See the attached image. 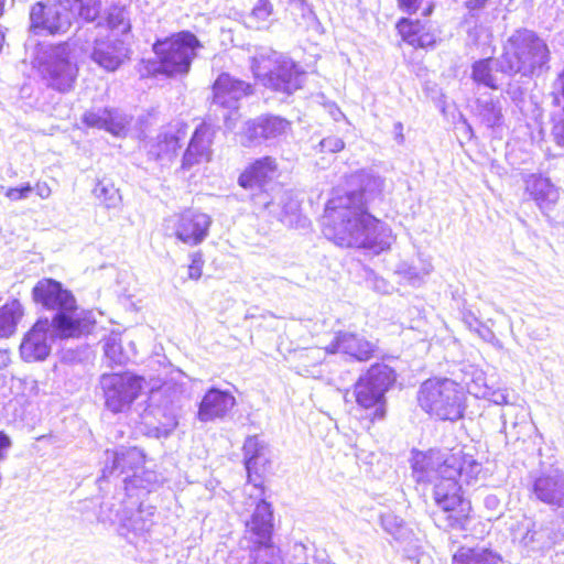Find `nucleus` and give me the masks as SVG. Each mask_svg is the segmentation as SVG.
<instances>
[{
  "label": "nucleus",
  "instance_id": "1",
  "mask_svg": "<svg viewBox=\"0 0 564 564\" xmlns=\"http://www.w3.org/2000/svg\"><path fill=\"white\" fill-rule=\"evenodd\" d=\"M411 464L417 482L434 484L433 496L438 507L433 513L434 523L445 531H466L470 503L460 495L457 478L469 484L480 473V464L469 455H444L438 451L414 452Z\"/></svg>",
  "mask_w": 564,
  "mask_h": 564
},
{
  "label": "nucleus",
  "instance_id": "2",
  "mask_svg": "<svg viewBox=\"0 0 564 564\" xmlns=\"http://www.w3.org/2000/svg\"><path fill=\"white\" fill-rule=\"evenodd\" d=\"M382 181L368 177L360 192L332 198L323 217V234L340 247L367 249L373 254L388 250L394 237L391 229L368 213V203L381 193Z\"/></svg>",
  "mask_w": 564,
  "mask_h": 564
},
{
  "label": "nucleus",
  "instance_id": "3",
  "mask_svg": "<svg viewBox=\"0 0 564 564\" xmlns=\"http://www.w3.org/2000/svg\"><path fill=\"white\" fill-rule=\"evenodd\" d=\"M278 176V163L272 156H262L250 163L238 177V184L250 191H257L251 199L254 206L289 227L305 226L307 219L300 216V204L292 192L275 184L268 186Z\"/></svg>",
  "mask_w": 564,
  "mask_h": 564
},
{
  "label": "nucleus",
  "instance_id": "4",
  "mask_svg": "<svg viewBox=\"0 0 564 564\" xmlns=\"http://www.w3.org/2000/svg\"><path fill=\"white\" fill-rule=\"evenodd\" d=\"M551 52L546 42L528 29L516 30L496 58V70L509 76L532 78L549 70Z\"/></svg>",
  "mask_w": 564,
  "mask_h": 564
},
{
  "label": "nucleus",
  "instance_id": "5",
  "mask_svg": "<svg viewBox=\"0 0 564 564\" xmlns=\"http://www.w3.org/2000/svg\"><path fill=\"white\" fill-rule=\"evenodd\" d=\"M32 297L36 304L55 312L50 323L56 337L78 338L90 332V322L80 317L75 296L61 282L40 280L32 290Z\"/></svg>",
  "mask_w": 564,
  "mask_h": 564
},
{
  "label": "nucleus",
  "instance_id": "6",
  "mask_svg": "<svg viewBox=\"0 0 564 564\" xmlns=\"http://www.w3.org/2000/svg\"><path fill=\"white\" fill-rule=\"evenodd\" d=\"M420 408L441 421L455 422L464 416L466 393L464 386L448 378H431L417 390Z\"/></svg>",
  "mask_w": 564,
  "mask_h": 564
},
{
  "label": "nucleus",
  "instance_id": "7",
  "mask_svg": "<svg viewBox=\"0 0 564 564\" xmlns=\"http://www.w3.org/2000/svg\"><path fill=\"white\" fill-rule=\"evenodd\" d=\"M252 72L267 87L284 94H292L302 86L303 73L296 64L269 47H261L252 57Z\"/></svg>",
  "mask_w": 564,
  "mask_h": 564
},
{
  "label": "nucleus",
  "instance_id": "8",
  "mask_svg": "<svg viewBox=\"0 0 564 564\" xmlns=\"http://www.w3.org/2000/svg\"><path fill=\"white\" fill-rule=\"evenodd\" d=\"M395 381L394 371L387 365H372L359 377L354 386L357 404L365 410H373L371 421L386 415V393Z\"/></svg>",
  "mask_w": 564,
  "mask_h": 564
},
{
  "label": "nucleus",
  "instance_id": "9",
  "mask_svg": "<svg viewBox=\"0 0 564 564\" xmlns=\"http://www.w3.org/2000/svg\"><path fill=\"white\" fill-rule=\"evenodd\" d=\"M199 46L197 37L188 31H182L169 39L158 41L153 46L159 57L156 70L170 76L186 74Z\"/></svg>",
  "mask_w": 564,
  "mask_h": 564
},
{
  "label": "nucleus",
  "instance_id": "10",
  "mask_svg": "<svg viewBox=\"0 0 564 564\" xmlns=\"http://www.w3.org/2000/svg\"><path fill=\"white\" fill-rule=\"evenodd\" d=\"M272 521L271 505L260 499L256 503L251 519L246 522L247 531L254 536V543L258 544L252 551V564H284L279 549L270 543Z\"/></svg>",
  "mask_w": 564,
  "mask_h": 564
},
{
  "label": "nucleus",
  "instance_id": "11",
  "mask_svg": "<svg viewBox=\"0 0 564 564\" xmlns=\"http://www.w3.org/2000/svg\"><path fill=\"white\" fill-rule=\"evenodd\" d=\"M80 7V0L37 2L30 12L31 26L37 34L66 32Z\"/></svg>",
  "mask_w": 564,
  "mask_h": 564
},
{
  "label": "nucleus",
  "instance_id": "12",
  "mask_svg": "<svg viewBox=\"0 0 564 564\" xmlns=\"http://www.w3.org/2000/svg\"><path fill=\"white\" fill-rule=\"evenodd\" d=\"M143 379L129 372L104 373L99 384L104 393L106 408L120 413L138 398Z\"/></svg>",
  "mask_w": 564,
  "mask_h": 564
},
{
  "label": "nucleus",
  "instance_id": "13",
  "mask_svg": "<svg viewBox=\"0 0 564 564\" xmlns=\"http://www.w3.org/2000/svg\"><path fill=\"white\" fill-rule=\"evenodd\" d=\"M291 122L280 116L262 115L245 123L241 144L246 148L274 144L288 134Z\"/></svg>",
  "mask_w": 564,
  "mask_h": 564
},
{
  "label": "nucleus",
  "instance_id": "14",
  "mask_svg": "<svg viewBox=\"0 0 564 564\" xmlns=\"http://www.w3.org/2000/svg\"><path fill=\"white\" fill-rule=\"evenodd\" d=\"M251 94L252 87L250 84L227 73L218 76L213 86V105L227 110L223 118L228 128H232L235 124L236 118H232V115L238 112L241 99Z\"/></svg>",
  "mask_w": 564,
  "mask_h": 564
},
{
  "label": "nucleus",
  "instance_id": "15",
  "mask_svg": "<svg viewBox=\"0 0 564 564\" xmlns=\"http://www.w3.org/2000/svg\"><path fill=\"white\" fill-rule=\"evenodd\" d=\"M40 72L46 84L61 93L70 90L77 76V67L69 61L65 46L52 48Z\"/></svg>",
  "mask_w": 564,
  "mask_h": 564
},
{
  "label": "nucleus",
  "instance_id": "16",
  "mask_svg": "<svg viewBox=\"0 0 564 564\" xmlns=\"http://www.w3.org/2000/svg\"><path fill=\"white\" fill-rule=\"evenodd\" d=\"M530 491L532 497L553 508L564 509V475L555 469L533 477Z\"/></svg>",
  "mask_w": 564,
  "mask_h": 564
},
{
  "label": "nucleus",
  "instance_id": "17",
  "mask_svg": "<svg viewBox=\"0 0 564 564\" xmlns=\"http://www.w3.org/2000/svg\"><path fill=\"white\" fill-rule=\"evenodd\" d=\"M377 345L368 340L364 335L352 332H338L329 345L325 347V354H343L357 361H367L372 358Z\"/></svg>",
  "mask_w": 564,
  "mask_h": 564
},
{
  "label": "nucleus",
  "instance_id": "18",
  "mask_svg": "<svg viewBox=\"0 0 564 564\" xmlns=\"http://www.w3.org/2000/svg\"><path fill=\"white\" fill-rule=\"evenodd\" d=\"M52 324L48 318L39 319L33 327L25 334L21 345L20 355L24 361H42L51 352L50 334Z\"/></svg>",
  "mask_w": 564,
  "mask_h": 564
},
{
  "label": "nucleus",
  "instance_id": "19",
  "mask_svg": "<svg viewBox=\"0 0 564 564\" xmlns=\"http://www.w3.org/2000/svg\"><path fill=\"white\" fill-rule=\"evenodd\" d=\"M210 225V216L197 210L187 209L177 218L175 236L183 243L197 246L207 237Z\"/></svg>",
  "mask_w": 564,
  "mask_h": 564
},
{
  "label": "nucleus",
  "instance_id": "20",
  "mask_svg": "<svg viewBox=\"0 0 564 564\" xmlns=\"http://www.w3.org/2000/svg\"><path fill=\"white\" fill-rule=\"evenodd\" d=\"M185 137V127L178 123L169 126L155 139L147 143L149 158L164 165L165 162H170L175 156Z\"/></svg>",
  "mask_w": 564,
  "mask_h": 564
},
{
  "label": "nucleus",
  "instance_id": "21",
  "mask_svg": "<svg viewBox=\"0 0 564 564\" xmlns=\"http://www.w3.org/2000/svg\"><path fill=\"white\" fill-rule=\"evenodd\" d=\"M236 405V398L228 390L208 389L198 404L197 420L203 423L224 419Z\"/></svg>",
  "mask_w": 564,
  "mask_h": 564
},
{
  "label": "nucleus",
  "instance_id": "22",
  "mask_svg": "<svg viewBox=\"0 0 564 564\" xmlns=\"http://www.w3.org/2000/svg\"><path fill=\"white\" fill-rule=\"evenodd\" d=\"M215 131L206 122L198 124L189 140L188 147L182 159V170L188 171L193 166L210 160Z\"/></svg>",
  "mask_w": 564,
  "mask_h": 564
},
{
  "label": "nucleus",
  "instance_id": "23",
  "mask_svg": "<svg viewBox=\"0 0 564 564\" xmlns=\"http://www.w3.org/2000/svg\"><path fill=\"white\" fill-rule=\"evenodd\" d=\"M105 467L102 468V479L111 476H119L129 471H135L144 463V455L137 447H120L113 451L107 449Z\"/></svg>",
  "mask_w": 564,
  "mask_h": 564
},
{
  "label": "nucleus",
  "instance_id": "24",
  "mask_svg": "<svg viewBox=\"0 0 564 564\" xmlns=\"http://www.w3.org/2000/svg\"><path fill=\"white\" fill-rule=\"evenodd\" d=\"M561 531L552 520L530 521L520 542L532 551L549 550L562 539Z\"/></svg>",
  "mask_w": 564,
  "mask_h": 564
},
{
  "label": "nucleus",
  "instance_id": "25",
  "mask_svg": "<svg viewBox=\"0 0 564 564\" xmlns=\"http://www.w3.org/2000/svg\"><path fill=\"white\" fill-rule=\"evenodd\" d=\"M83 122L90 128L102 129L113 135L124 133L130 119L116 109H91L83 115Z\"/></svg>",
  "mask_w": 564,
  "mask_h": 564
},
{
  "label": "nucleus",
  "instance_id": "26",
  "mask_svg": "<svg viewBox=\"0 0 564 564\" xmlns=\"http://www.w3.org/2000/svg\"><path fill=\"white\" fill-rule=\"evenodd\" d=\"M90 56L101 68L113 72L127 57V48L120 40H96Z\"/></svg>",
  "mask_w": 564,
  "mask_h": 564
},
{
  "label": "nucleus",
  "instance_id": "27",
  "mask_svg": "<svg viewBox=\"0 0 564 564\" xmlns=\"http://www.w3.org/2000/svg\"><path fill=\"white\" fill-rule=\"evenodd\" d=\"M155 509L151 506L140 505L139 508L130 514L123 511L120 518V534L129 538V534L140 536L149 532L154 524Z\"/></svg>",
  "mask_w": 564,
  "mask_h": 564
},
{
  "label": "nucleus",
  "instance_id": "28",
  "mask_svg": "<svg viewBox=\"0 0 564 564\" xmlns=\"http://www.w3.org/2000/svg\"><path fill=\"white\" fill-rule=\"evenodd\" d=\"M245 466L249 478L264 471L269 463L267 444L259 436H249L243 444Z\"/></svg>",
  "mask_w": 564,
  "mask_h": 564
},
{
  "label": "nucleus",
  "instance_id": "29",
  "mask_svg": "<svg viewBox=\"0 0 564 564\" xmlns=\"http://www.w3.org/2000/svg\"><path fill=\"white\" fill-rule=\"evenodd\" d=\"M525 189L536 202L540 208L549 207L558 198V193L555 186L549 178L541 175L531 174L528 176L525 180Z\"/></svg>",
  "mask_w": 564,
  "mask_h": 564
},
{
  "label": "nucleus",
  "instance_id": "30",
  "mask_svg": "<svg viewBox=\"0 0 564 564\" xmlns=\"http://www.w3.org/2000/svg\"><path fill=\"white\" fill-rule=\"evenodd\" d=\"M527 416V410L522 405L508 404L500 414L502 421L500 432L505 433L507 437L510 435L512 438L519 440L521 437L520 430L528 425Z\"/></svg>",
  "mask_w": 564,
  "mask_h": 564
},
{
  "label": "nucleus",
  "instance_id": "31",
  "mask_svg": "<svg viewBox=\"0 0 564 564\" xmlns=\"http://www.w3.org/2000/svg\"><path fill=\"white\" fill-rule=\"evenodd\" d=\"M502 557L497 552L484 547H460L453 556V564H499Z\"/></svg>",
  "mask_w": 564,
  "mask_h": 564
},
{
  "label": "nucleus",
  "instance_id": "32",
  "mask_svg": "<svg viewBox=\"0 0 564 564\" xmlns=\"http://www.w3.org/2000/svg\"><path fill=\"white\" fill-rule=\"evenodd\" d=\"M23 316L22 304L12 300L0 307V338L10 337Z\"/></svg>",
  "mask_w": 564,
  "mask_h": 564
},
{
  "label": "nucleus",
  "instance_id": "33",
  "mask_svg": "<svg viewBox=\"0 0 564 564\" xmlns=\"http://www.w3.org/2000/svg\"><path fill=\"white\" fill-rule=\"evenodd\" d=\"M494 65L496 66V59L492 57L481 58L473 63L471 65V79L477 85H482L490 89H498L499 85L497 77L494 74Z\"/></svg>",
  "mask_w": 564,
  "mask_h": 564
},
{
  "label": "nucleus",
  "instance_id": "34",
  "mask_svg": "<svg viewBox=\"0 0 564 564\" xmlns=\"http://www.w3.org/2000/svg\"><path fill=\"white\" fill-rule=\"evenodd\" d=\"M477 116L481 122L488 128H495L502 124L503 116L500 102L492 99H477L476 101Z\"/></svg>",
  "mask_w": 564,
  "mask_h": 564
},
{
  "label": "nucleus",
  "instance_id": "35",
  "mask_svg": "<svg viewBox=\"0 0 564 564\" xmlns=\"http://www.w3.org/2000/svg\"><path fill=\"white\" fill-rule=\"evenodd\" d=\"M433 271L431 263H424L421 268H417L408 262H401L398 264L395 273L413 286L421 285L424 279Z\"/></svg>",
  "mask_w": 564,
  "mask_h": 564
},
{
  "label": "nucleus",
  "instance_id": "36",
  "mask_svg": "<svg viewBox=\"0 0 564 564\" xmlns=\"http://www.w3.org/2000/svg\"><path fill=\"white\" fill-rule=\"evenodd\" d=\"M273 12V4L270 0H258L248 17L249 25L258 30L268 29Z\"/></svg>",
  "mask_w": 564,
  "mask_h": 564
},
{
  "label": "nucleus",
  "instance_id": "37",
  "mask_svg": "<svg viewBox=\"0 0 564 564\" xmlns=\"http://www.w3.org/2000/svg\"><path fill=\"white\" fill-rule=\"evenodd\" d=\"M105 356L115 365H124L130 359V354L123 349L121 335L111 333L104 343Z\"/></svg>",
  "mask_w": 564,
  "mask_h": 564
},
{
  "label": "nucleus",
  "instance_id": "38",
  "mask_svg": "<svg viewBox=\"0 0 564 564\" xmlns=\"http://www.w3.org/2000/svg\"><path fill=\"white\" fill-rule=\"evenodd\" d=\"M290 10L299 26L312 28L319 25L312 7L305 0H292Z\"/></svg>",
  "mask_w": 564,
  "mask_h": 564
},
{
  "label": "nucleus",
  "instance_id": "39",
  "mask_svg": "<svg viewBox=\"0 0 564 564\" xmlns=\"http://www.w3.org/2000/svg\"><path fill=\"white\" fill-rule=\"evenodd\" d=\"M93 193L95 197L107 208L117 207L121 200L119 191L115 187V185L111 182L99 181L95 185Z\"/></svg>",
  "mask_w": 564,
  "mask_h": 564
},
{
  "label": "nucleus",
  "instance_id": "40",
  "mask_svg": "<svg viewBox=\"0 0 564 564\" xmlns=\"http://www.w3.org/2000/svg\"><path fill=\"white\" fill-rule=\"evenodd\" d=\"M464 389L478 399L489 395V387L487 386L485 373L478 369L471 371V379L465 382Z\"/></svg>",
  "mask_w": 564,
  "mask_h": 564
},
{
  "label": "nucleus",
  "instance_id": "41",
  "mask_svg": "<svg viewBox=\"0 0 564 564\" xmlns=\"http://www.w3.org/2000/svg\"><path fill=\"white\" fill-rule=\"evenodd\" d=\"M381 524L383 530L391 534L395 540L405 538L408 529L401 518L393 513H384L381 516Z\"/></svg>",
  "mask_w": 564,
  "mask_h": 564
},
{
  "label": "nucleus",
  "instance_id": "42",
  "mask_svg": "<svg viewBox=\"0 0 564 564\" xmlns=\"http://www.w3.org/2000/svg\"><path fill=\"white\" fill-rule=\"evenodd\" d=\"M107 23L111 30H118L126 33L130 30L127 12L121 7H111L107 13Z\"/></svg>",
  "mask_w": 564,
  "mask_h": 564
},
{
  "label": "nucleus",
  "instance_id": "43",
  "mask_svg": "<svg viewBox=\"0 0 564 564\" xmlns=\"http://www.w3.org/2000/svg\"><path fill=\"white\" fill-rule=\"evenodd\" d=\"M123 517V511L121 512L120 506L111 502L104 501L100 505L98 520L102 523H115L116 521L120 522V518Z\"/></svg>",
  "mask_w": 564,
  "mask_h": 564
},
{
  "label": "nucleus",
  "instance_id": "44",
  "mask_svg": "<svg viewBox=\"0 0 564 564\" xmlns=\"http://www.w3.org/2000/svg\"><path fill=\"white\" fill-rule=\"evenodd\" d=\"M479 338H481L484 341L489 343L497 349H502V343L497 338L492 329L485 325L484 323H480L474 330Z\"/></svg>",
  "mask_w": 564,
  "mask_h": 564
},
{
  "label": "nucleus",
  "instance_id": "45",
  "mask_svg": "<svg viewBox=\"0 0 564 564\" xmlns=\"http://www.w3.org/2000/svg\"><path fill=\"white\" fill-rule=\"evenodd\" d=\"M321 152L337 153L345 147L343 139L336 135H329L321 140L319 142Z\"/></svg>",
  "mask_w": 564,
  "mask_h": 564
},
{
  "label": "nucleus",
  "instance_id": "46",
  "mask_svg": "<svg viewBox=\"0 0 564 564\" xmlns=\"http://www.w3.org/2000/svg\"><path fill=\"white\" fill-rule=\"evenodd\" d=\"M490 0H466L465 7L468 10V14L465 17L464 23L471 24L477 17V13L482 10Z\"/></svg>",
  "mask_w": 564,
  "mask_h": 564
},
{
  "label": "nucleus",
  "instance_id": "47",
  "mask_svg": "<svg viewBox=\"0 0 564 564\" xmlns=\"http://www.w3.org/2000/svg\"><path fill=\"white\" fill-rule=\"evenodd\" d=\"M33 192V187L30 183H26L19 187H10L6 192V196L11 200L25 199Z\"/></svg>",
  "mask_w": 564,
  "mask_h": 564
},
{
  "label": "nucleus",
  "instance_id": "48",
  "mask_svg": "<svg viewBox=\"0 0 564 564\" xmlns=\"http://www.w3.org/2000/svg\"><path fill=\"white\" fill-rule=\"evenodd\" d=\"M204 260L200 252H195L191 256V263L188 265V276L197 280L202 275Z\"/></svg>",
  "mask_w": 564,
  "mask_h": 564
},
{
  "label": "nucleus",
  "instance_id": "49",
  "mask_svg": "<svg viewBox=\"0 0 564 564\" xmlns=\"http://www.w3.org/2000/svg\"><path fill=\"white\" fill-rule=\"evenodd\" d=\"M406 41L410 44H412L414 46H419V47H429V46L433 45L435 42L434 37L431 34L423 33V34L417 35L415 31H413L412 34H409L406 36Z\"/></svg>",
  "mask_w": 564,
  "mask_h": 564
},
{
  "label": "nucleus",
  "instance_id": "50",
  "mask_svg": "<svg viewBox=\"0 0 564 564\" xmlns=\"http://www.w3.org/2000/svg\"><path fill=\"white\" fill-rule=\"evenodd\" d=\"M178 422L174 415L165 416V421L156 427L158 437L169 436L177 426Z\"/></svg>",
  "mask_w": 564,
  "mask_h": 564
},
{
  "label": "nucleus",
  "instance_id": "51",
  "mask_svg": "<svg viewBox=\"0 0 564 564\" xmlns=\"http://www.w3.org/2000/svg\"><path fill=\"white\" fill-rule=\"evenodd\" d=\"M486 399L497 405L506 404L508 406V404H510L508 402V395L503 391L492 390L491 388H489V395Z\"/></svg>",
  "mask_w": 564,
  "mask_h": 564
},
{
  "label": "nucleus",
  "instance_id": "52",
  "mask_svg": "<svg viewBox=\"0 0 564 564\" xmlns=\"http://www.w3.org/2000/svg\"><path fill=\"white\" fill-rule=\"evenodd\" d=\"M462 322L470 332H473L481 323L470 311H464L462 313Z\"/></svg>",
  "mask_w": 564,
  "mask_h": 564
},
{
  "label": "nucleus",
  "instance_id": "53",
  "mask_svg": "<svg viewBox=\"0 0 564 564\" xmlns=\"http://www.w3.org/2000/svg\"><path fill=\"white\" fill-rule=\"evenodd\" d=\"M552 134L556 143L564 147V119L554 123Z\"/></svg>",
  "mask_w": 564,
  "mask_h": 564
},
{
  "label": "nucleus",
  "instance_id": "54",
  "mask_svg": "<svg viewBox=\"0 0 564 564\" xmlns=\"http://www.w3.org/2000/svg\"><path fill=\"white\" fill-rule=\"evenodd\" d=\"M400 6L409 13L415 12L422 0H398Z\"/></svg>",
  "mask_w": 564,
  "mask_h": 564
},
{
  "label": "nucleus",
  "instance_id": "55",
  "mask_svg": "<svg viewBox=\"0 0 564 564\" xmlns=\"http://www.w3.org/2000/svg\"><path fill=\"white\" fill-rule=\"evenodd\" d=\"M33 191H35L41 198H47L51 195V188L45 183H37L35 187H33Z\"/></svg>",
  "mask_w": 564,
  "mask_h": 564
},
{
  "label": "nucleus",
  "instance_id": "56",
  "mask_svg": "<svg viewBox=\"0 0 564 564\" xmlns=\"http://www.w3.org/2000/svg\"><path fill=\"white\" fill-rule=\"evenodd\" d=\"M486 30L484 26H477L475 25L474 29H468V35L469 37H473L475 42L478 41L481 33H484Z\"/></svg>",
  "mask_w": 564,
  "mask_h": 564
},
{
  "label": "nucleus",
  "instance_id": "57",
  "mask_svg": "<svg viewBox=\"0 0 564 564\" xmlns=\"http://www.w3.org/2000/svg\"><path fill=\"white\" fill-rule=\"evenodd\" d=\"M507 94H509L513 100H517L518 97L521 95L519 90L511 91L510 89L507 90Z\"/></svg>",
  "mask_w": 564,
  "mask_h": 564
},
{
  "label": "nucleus",
  "instance_id": "58",
  "mask_svg": "<svg viewBox=\"0 0 564 564\" xmlns=\"http://www.w3.org/2000/svg\"><path fill=\"white\" fill-rule=\"evenodd\" d=\"M394 128H395V130H399V131H400L399 138H400V142H402V141H403V135H402V133H401L402 128H403V127H402V123H400V122L395 123Z\"/></svg>",
  "mask_w": 564,
  "mask_h": 564
},
{
  "label": "nucleus",
  "instance_id": "59",
  "mask_svg": "<svg viewBox=\"0 0 564 564\" xmlns=\"http://www.w3.org/2000/svg\"><path fill=\"white\" fill-rule=\"evenodd\" d=\"M495 501H496V499H495L494 497H488V498L486 499V503H487V505H494V502H495Z\"/></svg>",
  "mask_w": 564,
  "mask_h": 564
},
{
  "label": "nucleus",
  "instance_id": "60",
  "mask_svg": "<svg viewBox=\"0 0 564 564\" xmlns=\"http://www.w3.org/2000/svg\"><path fill=\"white\" fill-rule=\"evenodd\" d=\"M4 2H6V0H0V17H1V15H2V13H3Z\"/></svg>",
  "mask_w": 564,
  "mask_h": 564
},
{
  "label": "nucleus",
  "instance_id": "61",
  "mask_svg": "<svg viewBox=\"0 0 564 564\" xmlns=\"http://www.w3.org/2000/svg\"><path fill=\"white\" fill-rule=\"evenodd\" d=\"M256 490L259 491L260 495L262 494L261 488L256 487Z\"/></svg>",
  "mask_w": 564,
  "mask_h": 564
}]
</instances>
